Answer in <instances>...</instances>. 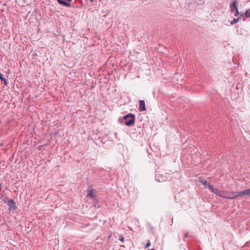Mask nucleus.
<instances>
[{"mask_svg": "<svg viewBox=\"0 0 250 250\" xmlns=\"http://www.w3.org/2000/svg\"><path fill=\"white\" fill-rule=\"evenodd\" d=\"M244 195H248L250 196V189H246L243 191L237 192L235 193L234 196L231 197V199L235 198L239 196H244Z\"/></svg>", "mask_w": 250, "mask_h": 250, "instance_id": "nucleus-3", "label": "nucleus"}, {"mask_svg": "<svg viewBox=\"0 0 250 250\" xmlns=\"http://www.w3.org/2000/svg\"><path fill=\"white\" fill-rule=\"evenodd\" d=\"M67 0V1H72V0Z\"/></svg>", "mask_w": 250, "mask_h": 250, "instance_id": "nucleus-18", "label": "nucleus"}, {"mask_svg": "<svg viewBox=\"0 0 250 250\" xmlns=\"http://www.w3.org/2000/svg\"><path fill=\"white\" fill-rule=\"evenodd\" d=\"M139 109L142 111H146L145 107V102L144 100H141L139 103Z\"/></svg>", "mask_w": 250, "mask_h": 250, "instance_id": "nucleus-5", "label": "nucleus"}, {"mask_svg": "<svg viewBox=\"0 0 250 250\" xmlns=\"http://www.w3.org/2000/svg\"><path fill=\"white\" fill-rule=\"evenodd\" d=\"M245 16L247 18H250V9L247 10L245 12Z\"/></svg>", "mask_w": 250, "mask_h": 250, "instance_id": "nucleus-13", "label": "nucleus"}, {"mask_svg": "<svg viewBox=\"0 0 250 250\" xmlns=\"http://www.w3.org/2000/svg\"><path fill=\"white\" fill-rule=\"evenodd\" d=\"M124 119L125 121V125L126 126H130L134 124L135 117L134 114L129 113L124 117Z\"/></svg>", "mask_w": 250, "mask_h": 250, "instance_id": "nucleus-2", "label": "nucleus"}, {"mask_svg": "<svg viewBox=\"0 0 250 250\" xmlns=\"http://www.w3.org/2000/svg\"><path fill=\"white\" fill-rule=\"evenodd\" d=\"M200 182L202 184L206 187L208 188V189L212 192L214 193L218 196H219L222 197L229 198L230 197H228L224 194V193H222L221 191L218 190L216 188H214L209 183H208L207 181L203 179H200L199 180Z\"/></svg>", "mask_w": 250, "mask_h": 250, "instance_id": "nucleus-1", "label": "nucleus"}, {"mask_svg": "<svg viewBox=\"0 0 250 250\" xmlns=\"http://www.w3.org/2000/svg\"><path fill=\"white\" fill-rule=\"evenodd\" d=\"M242 16H243V15L241 14V15H240L239 17H238L237 19H233V20L231 21L230 24L231 25L235 24L236 23L238 22L241 20V19L242 18Z\"/></svg>", "mask_w": 250, "mask_h": 250, "instance_id": "nucleus-7", "label": "nucleus"}, {"mask_svg": "<svg viewBox=\"0 0 250 250\" xmlns=\"http://www.w3.org/2000/svg\"><path fill=\"white\" fill-rule=\"evenodd\" d=\"M95 190L94 189H90L88 191V195L91 198L95 196L94 195Z\"/></svg>", "mask_w": 250, "mask_h": 250, "instance_id": "nucleus-8", "label": "nucleus"}, {"mask_svg": "<svg viewBox=\"0 0 250 250\" xmlns=\"http://www.w3.org/2000/svg\"><path fill=\"white\" fill-rule=\"evenodd\" d=\"M150 246V243L148 242L146 245V248H147L149 247Z\"/></svg>", "mask_w": 250, "mask_h": 250, "instance_id": "nucleus-15", "label": "nucleus"}, {"mask_svg": "<svg viewBox=\"0 0 250 250\" xmlns=\"http://www.w3.org/2000/svg\"><path fill=\"white\" fill-rule=\"evenodd\" d=\"M91 2H93L94 1V0H89Z\"/></svg>", "mask_w": 250, "mask_h": 250, "instance_id": "nucleus-17", "label": "nucleus"}, {"mask_svg": "<svg viewBox=\"0 0 250 250\" xmlns=\"http://www.w3.org/2000/svg\"><path fill=\"white\" fill-rule=\"evenodd\" d=\"M7 205L9 207V208L11 210H14L16 208V205L15 203L13 202V201L11 200H8L6 202Z\"/></svg>", "mask_w": 250, "mask_h": 250, "instance_id": "nucleus-4", "label": "nucleus"}, {"mask_svg": "<svg viewBox=\"0 0 250 250\" xmlns=\"http://www.w3.org/2000/svg\"><path fill=\"white\" fill-rule=\"evenodd\" d=\"M156 177L158 178L157 180L159 182H162L165 180L163 178V176H162L161 174H159V175L156 176Z\"/></svg>", "mask_w": 250, "mask_h": 250, "instance_id": "nucleus-11", "label": "nucleus"}, {"mask_svg": "<svg viewBox=\"0 0 250 250\" xmlns=\"http://www.w3.org/2000/svg\"><path fill=\"white\" fill-rule=\"evenodd\" d=\"M236 3H237V1L236 0H234L233 4H231L230 5V8L231 9V10H233V9L236 10L237 8V5H236Z\"/></svg>", "mask_w": 250, "mask_h": 250, "instance_id": "nucleus-9", "label": "nucleus"}, {"mask_svg": "<svg viewBox=\"0 0 250 250\" xmlns=\"http://www.w3.org/2000/svg\"><path fill=\"white\" fill-rule=\"evenodd\" d=\"M58 3L61 5L67 6V7H70L71 5L70 3L67 2L63 0H57Z\"/></svg>", "mask_w": 250, "mask_h": 250, "instance_id": "nucleus-6", "label": "nucleus"}, {"mask_svg": "<svg viewBox=\"0 0 250 250\" xmlns=\"http://www.w3.org/2000/svg\"><path fill=\"white\" fill-rule=\"evenodd\" d=\"M156 177L158 178L157 180L159 182H162L165 180L163 178V176H162L161 174H159V175L156 176Z\"/></svg>", "mask_w": 250, "mask_h": 250, "instance_id": "nucleus-12", "label": "nucleus"}, {"mask_svg": "<svg viewBox=\"0 0 250 250\" xmlns=\"http://www.w3.org/2000/svg\"><path fill=\"white\" fill-rule=\"evenodd\" d=\"M0 79L1 80V81H3L5 84H7V80L5 79V78H4L2 75V74L0 72Z\"/></svg>", "mask_w": 250, "mask_h": 250, "instance_id": "nucleus-10", "label": "nucleus"}, {"mask_svg": "<svg viewBox=\"0 0 250 250\" xmlns=\"http://www.w3.org/2000/svg\"><path fill=\"white\" fill-rule=\"evenodd\" d=\"M235 10V16H237L239 15V11H238V9H237Z\"/></svg>", "mask_w": 250, "mask_h": 250, "instance_id": "nucleus-14", "label": "nucleus"}, {"mask_svg": "<svg viewBox=\"0 0 250 250\" xmlns=\"http://www.w3.org/2000/svg\"><path fill=\"white\" fill-rule=\"evenodd\" d=\"M155 250L154 249H150V250Z\"/></svg>", "mask_w": 250, "mask_h": 250, "instance_id": "nucleus-19", "label": "nucleus"}, {"mask_svg": "<svg viewBox=\"0 0 250 250\" xmlns=\"http://www.w3.org/2000/svg\"><path fill=\"white\" fill-rule=\"evenodd\" d=\"M120 240L122 242H123L124 241V238L123 237H122L121 238H120Z\"/></svg>", "mask_w": 250, "mask_h": 250, "instance_id": "nucleus-16", "label": "nucleus"}]
</instances>
